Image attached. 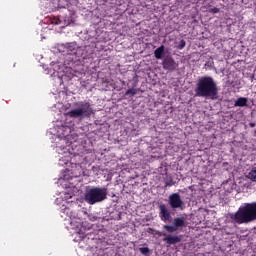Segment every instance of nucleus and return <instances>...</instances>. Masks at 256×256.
Here are the masks:
<instances>
[{"instance_id": "14", "label": "nucleus", "mask_w": 256, "mask_h": 256, "mask_svg": "<svg viewBox=\"0 0 256 256\" xmlns=\"http://www.w3.org/2000/svg\"><path fill=\"white\" fill-rule=\"evenodd\" d=\"M125 95H131V97H135V95H137V90L135 89H128L126 92H125Z\"/></svg>"}, {"instance_id": "12", "label": "nucleus", "mask_w": 256, "mask_h": 256, "mask_svg": "<svg viewBox=\"0 0 256 256\" xmlns=\"http://www.w3.org/2000/svg\"><path fill=\"white\" fill-rule=\"evenodd\" d=\"M248 179L256 182V167L252 168V170L248 173Z\"/></svg>"}, {"instance_id": "15", "label": "nucleus", "mask_w": 256, "mask_h": 256, "mask_svg": "<svg viewBox=\"0 0 256 256\" xmlns=\"http://www.w3.org/2000/svg\"><path fill=\"white\" fill-rule=\"evenodd\" d=\"M187 45V42H185V40H181L178 44V49H185V46Z\"/></svg>"}, {"instance_id": "8", "label": "nucleus", "mask_w": 256, "mask_h": 256, "mask_svg": "<svg viewBox=\"0 0 256 256\" xmlns=\"http://www.w3.org/2000/svg\"><path fill=\"white\" fill-rule=\"evenodd\" d=\"M159 217L161 221H164V223H167V221H171V211L169 208H167V205L161 204L159 206Z\"/></svg>"}, {"instance_id": "6", "label": "nucleus", "mask_w": 256, "mask_h": 256, "mask_svg": "<svg viewBox=\"0 0 256 256\" xmlns=\"http://www.w3.org/2000/svg\"><path fill=\"white\" fill-rule=\"evenodd\" d=\"M179 227H185V218L177 217L174 218L173 225H163V229L167 231V233H175L178 231Z\"/></svg>"}, {"instance_id": "16", "label": "nucleus", "mask_w": 256, "mask_h": 256, "mask_svg": "<svg viewBox=\"0 0 256 256\" xmlns=\"http://www.w3.org/2000/svg\"><path fill=\"white\" fill-rule=\"evenodd\" d=\"M208 11H209V13L216 14V13H219L220 10H219V8L214 7V8H212V9H209Z\"/></svg>"}, {"instance_id": "13", "label": "nucleus", "mask_w": 256, "mask_h": 256, "mask_svg": "<svg viewBox=\"0 0 256 256\" xmlns=\"http://www.w3.org/2000/svg\"><path fill=\"white\" fill-rule=\"evenodd\" d=\"M139 251L142 255L149 256L151 251L149 250V247H142L139 248Z\"/></svg>"}, {"instance_id": "5", "label": "nucleus", "mask_w": 256, "mask_h": 256, "mask_svg": "<svg viewBox=\"0 0 256 256\" xmlns=\"http://www.w3.org/2000/svg\"><path fill=\"white\" fill-rule=\"evenodd\" d=\"M168 203L171 209H181V211H183V208L185 207V202H183L181 194L179 193L170 194L168 197Z\"/></svg>"}, {"instance_id": "7", "label": "nucleus", "mask_w": 256, "mask_h": 256, "mask_svg": "<svg viewBox=\"0 0 256 256\" xmlns=\"http://www.w3.org/2000/svg\"><path fill=\"white\" fill-rule=\"evenodd\" d=\"M162 66L165 71H175L178 67L177 62H175V59L171 56H167L163 59Z\"/></svg>"}, {"instance_id": "4", "label": "nucleus", "mask_w": 256, "mask_h": 256, "mask_svg": "<svg viewBox=\"0 0 256 256\" xmlns=\"http://www.w3.org/2000/svg\"><path fill=\"white\" fill-rule=\"evenodd\" d=\"M93 115V108L89 102H80L79 108L67 112V116L71 119H89Z\"/></svg>"}, {"instance_id": "3", "label": "nucleus", "mask_w": 256, "mask_h": 256, "mask_svg": "<svg viewBox=\"0 0 256 256\" xmlns=\"http://www.w3.org/2000/svg\"><path fill=\"white\" fill-rule=\"evenodd\" d=\"M84 199L89 205L101 203L107 199V188L92 187L87 189L84 195Z\"/></svg>"}, {"instance_id": "11", "label": "nucleus", "mask_w": 256, "mask_h": 256, "mask_svg": "<svg viewBox=\"0 0 256 256\" xmlns=\"http://www.w3.org/2000/svg\"><path fill=\"white\" fill-rule=\"evenodd\" d=\"M247 98L245 97H240L235 101L234 106L235 107H247Z\"/></svg>"}, {"instance_id": "2", "label": "nucleus", "mask_w": 256, "mask_h": 256, "mask_svg": "<svg viewBox=\"0 0 256 256\" xmlns=\"http://www.w3.org/2000/svg\"><path fill=\"white\" fill-rule=\"evenodd\" d=\"M230 219L238 225L253 223L256 221V202L245 203L236 213L231 214Z\"/></svg>"}, {"instance_id": "1", "label": "nucleus", "mask_w": 256, "mask_h": 256, "mask_svg": "<svg viewBox=\"0 0 256 256\" xmlns=\"http://www.w3.org/2000/svg\"><path fill=\"white\" fill-rule=\"evenodd\" d=\"M195 97H202L203 99H211L215 101L219 97V87L217 82L211 76H202L198 78L195 89Z\"/></svg>"}, {"instance_id": "9", "label": "nucleus", "mask_w": 256, "mask_h": 256, "mask_svg": "<svg viewBox=\"0 0 256 256\" xmlns=\"http://www.w3.org/2000/svg\"><path fill=\"white\" fill-rule=\"evenodd\" d=\"M163 241H165L166 245H177V243H181V236L178 235H167L163 238Z\"/></svg>"}, {"instance_id": "17", "label": "nucleus", "mask_w": 256, "mask_h": 256, "mask_svg": "<svg viewBox=\"0 0 256 256\" xmlns=\"http://www.w3.org/2000/svg\"><path fill=\"white\" fill-rule=\"evenodd\" d=\"M173 185H175V183L173 182V180H170V181H166V182H165V187H173Z\"/></svg>"}, {"instance_id": "10", "label": "nucleus", "mask_w": 256, "mask_h": 256, "mask_svg": "<svg viewBox=\"0 0 256 256\" xmlns=\"http://www.w3.org/2000/svg\"><path fill=\"white\" fill-rule=\"evenodd\" d=\"M163 55H165V46L161 45L154 51V56L156 59H163Z\"/></svg>"}, {"instance_id": "18", "label": "nucleus", "mask_w": 256, "mask_h": 256, "mask_svg": "<svg viewBox=\"0 0 256 256\" xmlns=\"http://www.w3.org/2000/svg\"><path fill=\"white\" fill-rule=\"evenodd\" d=\"M156 235H159V237H161V235H163L165 237V235H167V234H165V233L162 234L161 231H157Z\"/></svg>"}]
</instances>
